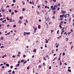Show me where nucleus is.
Wrapping results in <instances>:
<instances>
[{
  "mask_svg": "<svg viewBox=\"0 0 74 74\" xmlns=\"http://www.w3.org/2000/svg\"><path fill=\"white\" fill-rule=\"evenodd\" d=\"M54 7H56V8H57L58 7V4H56L55 5Z\"/></svg>",
  "mask_w": 74,
  "mask_h": 74,
  "instance_id": "8",
  "label": "nucleus"
},
{
  "mask_svg": "<svg viewBox=\"0 0 74 74\" xmlns=\"http://www.w3.org/2000/svg\"><path fill=\"white\" fill-rule=\"evenodd\" d=\"M2 11H3V12H4V11H5V10H4V9H2Z\"/></svg>",
  "mask_w": 74,
  "mask_h": 74,
  "instance_id": "36",
  "label": "nucleus"
},
{
  "mask_svg": "<svg viewBox=\"0 0 74 74\" xmlns=\"http://www.w3.org/2000/svg\"><path fill=\"white\" fill-rule=\"evenodd\" d=\"M16 1H15V0H13V3H15Z\"/></svg>",
  "mask_w": 74,
  "mask_h": 74,
  "instance_id": "30",
  "label": "nucleus"
},
{
  "mask_svg": "<svg viewBox=\"0 0 74 74\" xmlns=\"http://www.w3.org/2000/svg\"><path fill=\"white\" fill-rule=\"evenodd\" d=\"M9 12H11V10L10 9V10H8Z\"/></svg>",
  "mask_w": 74,
  "mask_h": 74,
  "instance_id": "25",
  "label": "nucleus"
},
{
  "mask_svg": "<svg viewBox=\"0 0 74 74\" xmlns=\"http://www.w3.org/2000/svg\"><path fill=\"white\" fill-rule=\"evenodd\" d=\"M29 66H28L27 68V70H29Z\"/></svg>",
  "mask_w": 74,
  "mask_h": 74,
  "instance_id": "35",
  "label": "nucleus"
},
{
  "mask_svg": "<svg viewBox=\"0 0 74 74\" xmlns=\"http://www.w3.org/2000/svg\"><path fill=\"white\" fill-rule=\"evenodd\" d=\"M45 3H46V4H47V3H48V2H47V1H45Z\"/></svg>",
  "mask_w": 74,
  "mask_h": 74,
  "instance_id": "32",
  "label": "nucleus"
},
{
  "mask_svg": "<svg viewBox=\"0 0 74 74\" xmlns=\"http://www.w3.org/2000/svg\"><path fill=\"white\" fill-rule=\"evenodd\" d=\"M53 50H51V53H53Z\"/></svg>",
  "mask_w": 74,
  "mask_h": 74,
  "instance_id": "40",
  "label": "nucleus"
},
{
  "mask_svg": "<svg viewBox=\"0 0 74 74\" xmlns=\"http://www.w3.org/2000/svg\"><path fill=\"white\" fill-rule=\"evenodd\" d=\"M45 40H46V43H48V41L47 40V39H45Z\"/></svg>",
  "mask_w": 74,
  "mask_h": 74,
  "instance_id": "16",
  "label": "nucleus"
},
{
  "mask_svg": "<svg viewBox=\"0 0 74 74\" xmlns=\"http://www.w3.org/2000/svg\"><path fill=\"white\" fill-rule=\"evenodd\" d=\"M16 25H13V27L14 28V27H16Z\"/></svg>",
  "mask_w": 74,
  "mask_h": 74,
  "instance_id": "20",
  "label": "nucleus"
},
{
  "mask_svg": "<svg viewBox=\"0 0 74 74\" xmlns=\"http://www.w3.org/2000/svg\"><path fill=\"white\" fill-rule=\"evenodd\" d=\"M26 34H27V32H25L24 33V36H26Z\"/></svg>",
  "mask_w": 74,
  "mask_h": 74,
  "instance_id": "7",
  "label": "nucleus"
},
{
  "mask_svg": "<svg viewBox=\"0 0 74 74\" xmlns=\"http://www.w3.org/2000/svg\"><path fill=\"white\" fill-rule=\"evenodd\" d=\"M73 18H74V14H73L72 15Z\"/></svg>",
  "mask_w": 74,
  "mask_h": 74,
  "instance_id": "29",
  "label": "nucleus"
},
{
  "mask_svg": "<svg viewBox=\"0 0 74 74\" xmlns=\"http://www.w3.org/2000/svg\"><path fill=\"white\" fill-rule=\"evenodd\" d=\"M12 57L13 58H15V56H14V55H13Z\"/></svg>",
  "mask_w": 74,
  "mask_h": 74,
  "instance_id": "51",
  "label": "nucleus"
},
{
  "mask_svg": "<svg viewBox=\"0 0 74 74\" xmlns=\"http://www.w3.org/2000/svg\"><path fill=\"white\" fill-rule=\"evenodd\" d=\"M53 1L54 2H56V0H53Z\"/></svg>",
  "mask_w": 74,
  "mask_h": 74,
  "instance_id": "56",
  "label": "nucleus"
},
{
  "mask_svg": "<svg viewBox=\"0 0 74 74\" xmlns=\"http://www.w3.org/2000/svg\"><path fill=\"white\" fill-rule=\"evenodd\" d=\"M38 67L39 68L41 69V66H38Z\"/></svg>",
  "mask_w": 74,
  "mask_h": 74,
  "instance_id": "33",
  "label": "nucleus"
},
{
  "mask_svg": "<svg viewBox=\"0 0 74 74\" xmlns=\"http://www.w3.org/2000/svg\"><path fill=\"white\" fill-rule=\"evenodd\" d=\"M58 46H59V44H58V45L56 46V48H58Z\"/></svg>",
  "mask_w": 74,
  "mask_h": 74,
  "instance_id": "38",
  "label": "nucleus"
},
{
  "mask_svg": "<svg viewBox=\"0 0 74 74\" xmlns=\"http://www.w3.org/2000/svg\"><path fill=\"white\" fill-rule=\"evenodd\" d=\"M45 48H47V45L45 44Z\"/></svg>",
  "mask_w": 74,
  "mask_h": 74,
  "instance_id": "62",
  "label": "nucleus"
},
{
  "mask_svg": "<svg viewBox=\"0 0 74 74\" xmlns=\"http://www.w3.org/2000/svg\"><path fill=\"white\" fill-rule=\"evenodd\" d=\"M27 63V61L25 60V61L24 63H23V64H25V63Z\"/></svg>",
  "mask_w": 74,
  "mask_h": 74,
  "instance_id": "9",
  "label": "nucleus"
},
{
  "mask_svg": "<svg viewBox=\"0 0 74 74\" xmlns=\"http://www.w3.org/2000/svg\"><path fill=\"white\" fill-rule=\"evenodd\" d=\"M22 10H23V11H25V9L23 8Z\"/></svg>",
  "mask_w": 74,
  "mask_h": 74,
  "instance_id": "34",
  "label": "nucleus"
},
{
  "mask_svg": "<svg viewBox=\"0 0 74 74\" xmlns=\"http://www.w3.org/2000/svg\"><path fill=\"white\" fill-rule=\"evenodd\" d=\"M8 35H10V33H7Z\"/></svg>",
  "mask_w": 74,
  "mask_h": 74,
  "instance_id": "49",
  "label": "nucleus"
},
{
  "mask_svg": "<svg viewBox=\"0 0 74 74\" xmlns=\"http://www.w3.org/2000/svg\"><path fill=\"white\" fill-rule=\"evenodd\" d=\"M19 66H20V65L19 64H16V67H19Z\"/></svg>",
  "mask_w": 74,
  "mask_h": 74,
  "instance_id": "2",
  "label": "nucleus"
},
{
  "mask_svg": "<svg viewBox=\"0 0 74 74\" xmlns=\"http://www.w3.org/2000/svg\"><path fill=\"white\" fill-rule=\"evenodd\" d=\"M63 16H64V14H63L62 15H60V18H63Z\"/></svg>",
  "mask_w": 74,
  "mask_h": 74,
  "instance_id": "1",
  "label": "nucleus"
},
{
  "mask_svg": "<svg viewBox=\"0 0 74 74\" xmlns=\"http://www.w3.org/2000/svg\"><path fill=\"white\" fill-rule=\"evenodd\" d=\"M23 16H20V19H23Z\"/></svg>",
  "mask_w": 74,
  "mask_h": 74,
  "instance_id": "6",
  "label": "nucleus"
},
{
  "mask_svg": "<svg viewBox=\"0 0 74 74\" xmlns=\"http://www.w3.org/2000/svg\"><path fill=\"white\" fill-rule=\"evenodd\" d=\"M23 58H25V57H26V56L25 55H23Z\"/></svg>",
  "mask_w": 74,
  "mask_h": 74,
  "instance_id": "43",
  "label": "nucleus"
},
{
  "mask_svg": "<svg viewBox=\"0 0 74 74\" xmlns=\"http://www.w3.org/2000/svg\"><path fill=\"white\" fill-rule=\"evenodd\" d=\"M62 13H63V14H64V13H65V11L64 10H62Z\"/></svg>",
  "mask_w": 74,
  "mask_h": 74,
  "instance_id": "4",
  "label": "nucleus"
},
{
  "mask_svg": "<svg viewBox=\"0 0 74 74\" xmlns=\"http://www.w3.org/2000/svg\"><path fill=\"white\" fill-rule=\"evenodd\" d=\"M33 52H36V49H34Z\"/></svg>",
  "mask_w": 74,
  "mask_h": 74,
  "instance_id": "13",
  "label": "nucleus"
},
{
  "mask_svg": "<svg viewBox=\"0 0 74 74\" xmlns=\"http://www.w3.org/2000/svg\"><path fill=\"white\" fill-rule=\"evenodd\" d=\"M62 35L60 36H59V38H62Z\"/></svg>",
  "mask_w": 74,
  "mask_h": 74,
  "instance_id": "52",
  "label": "nucleus"
},
{
  "mask_svg": "<svg viewBox=\"0 0 74 74\" xmlns=\"http://www.w3.org/2000/svg\"><path fill=\"white\" fill-rule=\"evenodd\" d=\"M10 68L11 69H12V68H13V66H10Z\"/></svg>",
  "mask_w": 74,
  "mask_h": 74,
  "instance_id": "37",
  "label": "nucleus"
},
{
  "mask_svg": "<svg viewBox=\"0 0 74 74\" xmlns=\"http://www.w3.org/2000/svg\"><path fill=\"white\" fill-rule=\"evenodd\" d=\"M56 8L55 7H54V8L53 9V11H55V10H56Z\"/></svg>",
  "mask_w": 74,
  "mask_h": 74,
  "instance_id": "10",
  "label": "nucleus"
},
{
  "mask_svg": "<svg viewBox=\"0 0 74 74\" xmlns=\"http://www.w3.org/2000/svg\"><path fill=\"white\" fill-rule=\"evenodd\" d=\"M68 71H69V72H70V73H71V70H70V69H68Z\"/></svg>",
  "mask_w": 74,
  "mask_h": 74,
  "instance_id": "15",
  "label": "nucleus"
},
{
  "mask_svg": "<svg viewBox=\"0 0 74 74\" xmlns=\"http://www.w3.org/2000/svg\"><path fill=\"white\" fill-rule=\"evenodd\" d=\"M1 40H3V37H1Z\"/></svg>",
  "mask_w": 74,
  "mask_h": 74,
  "instance_id": "18",
  "label": "nucleus"
},
{
  "mask_svg": "<svg viewBox=\"0 0 74 74\" xmlns=\"http://www.w3.org/2000/svg\"><path fill=\"white\" fill-rule=\"evenodd\" d=\"M8 73H11V70H10L9 71H8Z\"/></svg>",
  "mask_w": 74,
  "mask_h": 74,
  "instance_id": "22",
  "label": "nucleus"
},
{
  "mask_svg": "<svg viewBox=\"0 0 74 74\" xmlns=\"http://www.w3.org/2000/svg\"><path fill=\"white\" fill-rule=\"evenodd\" d=\"M0 21H3V18H1L0 19Z\"/></svg>",
  "mask_w": 74,
  "mask_h": 74,
  "instance_id": "63",
  "label": "nucleus"
},
{
  "mask_svg": "<svg viewBox=\"0 0 74 74\" xmlns=\"http://www.w3.org/2000/svg\"><path fill=\"white\" fill-rule=\"evenodd\" d=\"M56 12L55 11L53 12V14H54V15H55V14Z\"/></svg>",
  "mask_w": 74,
  "mask_h": 74,
  "instance_id": "41",
  "label": "nucleus"
},
{
  "mask_svg": "<svg viewBox=\"0 0 74 74\" xmlns=\"http://www.w3.org/2000/svg\"><path fill=\"white\" fill-rule=\"evenodd\" d=\"M6 66H7V67H9V64H6Z\"/></svg>",
  "mask_w": 74,
  "mask_h": 74,
  "instance_id": "14",
  "label": "nucleus"
},
{
  "mask_svg": "<svg viewBox=\"0 0 74 74\" xmlns=\"http://www.w3.org/2000/svg\"><path fill=\"white\" fill-rule=\"evenodd\" d=\"M26 23H28V21L26 20L25 21Z\"/></svg>",
  "mask_w": 74,
  "mask_h": 74,
  "instance_id": "47",
  "label": "nucleus"
},
{
  "mask_svg": "<svg viewBox=\"0 0 74 74\" xmlns=\"http://www.w3.org/2000/svg\"><path fill=\"white\" fill-rule=\"evenodd\" d=\"M62 55L63 56H64V55H65V53H62Z\"/></svg>",
  "mask_w": 74,
  "mask_h": 74,
  "instance_id": "31",
  "label": "nucleus"
},
{
  "mask_svg": "<svg viewBox=\"0 0 74 74\" xmlns=\"http://www.w3.org/2000/svg\"><path fill=\"white\" fill-rule=\"evenodd\" d=\"M63 21H61V22L60 23V25H63Z\"/></svg>",
  "mask_w": 74,
  "mask_h": 74,
  "instance_id": "5",
  "label": "nucleus"
},
{
  "mask_svg": "<svg viewBox=\"0 0 74 74\" xmlns=\"http://www.w3.org/2000/svg\"><path fill=\"white\" fill-rule=\"evenodd\" d=\"M23 62V60H21V62Z\"/></svg>",
  "mask_w": 74,
  "mask_h": 74,
  "instance_id": "45",
  "label": "nucleus"
},
{
  "mask_svg": "<svg viewBox=\"0 0 74 74\" xmlns=\"http://www.w3.org/2000/svg\"><path fill=\"white\" fill-rule=\"evenodd\" d=\"M36 12L39 15H40V13H39V12L38 11H37Z\"/></svg>",
  "mask_w": 74,
  "mask_h": 74,
  "instance_id": "28",
  "label": "nucleus"
},
{
  "mask_svg": "<svg viewBox=\"0 0 74 74\" xmlns=\"http://www.w3.org/2000/svg\"><path fill=\"white\" fill-rule=\"evenodd\" d=\"M6 19H7V20L8 21H10V18H8V17H6Z\"/></svg>",
  "mask_w": 74,
  "mask_h": 74,
  "instance_id": "17",
  "label": "nucleus"
},
{
  "mask_svg": "<svg viewBox=\"0 0 74 74\" xmlns=\"http://www.w3.org/2000/svg\"><path fill=\"white\" fill-rule=\"evenodd\" d=\"M14 73H15V71H13L12 72V74H14Z\"/></svg>",
  "mask_w": 74,
  "mask_h": 74,
  "instance_id": "44",
  "label": "nucleus"
},
{
  "mask_svg": "<svg viewBox=\"0 0 74 74\" xmlns=\"http://www.w3.org/2000/svg\"><path fill=\"white\" fill-rule=\"evenodd\" d=\"M60 65H61V64H62V63H61V61L60 60Z\"/></svg>",
  "mask_w": 74,
  "mask_h": 74,
  "instance_id": "42",
  "label": "nucleus"
},
{
  "mask_svg": "<svg viewBox=\"0 0 74 74\" xmlns=\"http://www.w3.org/2000/svg\"><path fill=\"white\" fill-rule=\"evenodd\" d=\"M53 32V30H51V33H52Z\"/></svg>",
  "mask_w": 74,
  "mask_h": 74,
  "instance_id": "54",
  "label": "nucleus"
},
{
  "mask_svg": "<svg viewBox=\"0 0 74 74\" xmlns=\"http://www.w3.org/2000/svg\"><path fill=\"white\" fill-rule=\"evenodd\" d=\"M12 6H14V4H12L11 5Z\"/></svg>",
  "mask_w": 74,
  "mask_h": 74,
  "instance_id": "64",
  "label": "nucleus"
},
{
  "mask_svg": "<svg viewBox=\"0 0 74 74\" xmlns=\"http://www.w3.org/2000/svg\"><path fill=\"white\" fill-rule=\"evenodd\" d=\"M10 22H12V19H10Z\"/></svg>",
  "mask_w": 74,
  "mask_h": 74,
  "instance_id": "24",
  "label": "nucleus"
},
{
  "mask_svg": "<svg viewBox=\"0 0 74 74\" xmlns=\"http://www.w3.org/2000/svg\"><path fill=\"white\" fill-rule=\"evenodd\" d=\"M64 17L65 18H67V14H66L64 16Z\"/></svg>",
  "mask_w": 74,
  "mask_h": 74,
  "instance_id": "12",
  "label": "nucleus"
},
{
  "mask_svg": "<svg viewBox=\"0 0 74 74\" xmlns=\"http://www.w3.org/2000/svg\"><path fill=\"white\" fill-rule=\"evenodd\" d=\"M29 34L30 32H27V35H29Z\"/></svg>",
  "mask_w": 74,
  "mask_h": 74,
  "instance_id": "27",
  "label": "nucleus"
},
{
  "mask_svg": "<svg viewBox=\"0 0 74 74\" xmlns=\"http://www.w3.org/2000/svg\"><path fill=\"white\" fill-rule=\"evenodd\" d=\"M17 56H18V57H19V56H20V55L19 54H18V55H17Z\"/></svg>",
  "mask_w": 74,
  "mask_h": 74,
  "instance_id": "55",
  "label": "nucleus"
},
{
  "mask_svg": "<svg viewBox=\"0 0 74 74\" xmlns=\"http://www.w3.org/2000/svg\"><path fill=\"white\" fill-rule=\"evenodd\" d=\"M37 28H35V29H34V30H37Z\"/></svg>",
  "mask_w": 74,
  "mask_h": 74,
  "instance_id": "53",
  "label": "nucleus"
},
{
  "mask_svg": "<svg viewBox=\"0 0 74 74\" xmlns=\"http://www.w3.org/2000/svg\"><path fill=\"white\" fill-rule=\"evenodd\" d=\"M71 32H73V30L72 29H71Z\"/></svg>",
  "mask_w": 74,
  "mask_h": 74,
  "instance_id": "48",
  "label": "nucleus"
},
{
  "mask_svg": "<svg viewBox=\"0 0 74 74\" xmlns=\"http://www.w3.org/2000/svg\"><path fill=\"white\" fill-rule=\"evenodd\" d=\"M14 12H15V13H16V12H18V11H17L16 10H14Z\"/></svg>",
  "mask_w": 74,
  "mask_h": 74,
  "instance_id": "39",
  "label": "nucleus"
},
{
  "mask_svg": "<svg viewBox=\"0 0 74 74\" xmlns=\"http://www.w3.org/2000/svg\"><path fill=\"white\" fill-rule=\"evenodd\" d=\"M18 23H19V24L22 23V21H21V20H19L18 21Z\"/></svg>",
  "mask_w": 74,
  "mask_h": 74,
  "instance_id": "3",
  "label": "nucleus"
},
{
  "mask_svg": "<svg viewBox=\"0 0 74 74\" xmlns=\"http://www.w3.org/2000/svg\"><path fill=\"white\" fill-rule=\"evenodd\" d=\"M43 59H44V60H45V61L47 60V59H45V57H43Z\"/></svg>",
  "mask_w": 74,
  "mask_h": 74,
  "instance_id": "11",
  "label": "nucleus"
},
{
  "mask_svg": "<svg viewBox=\"0 0 74 74\" xmlns=\"http://www.w3.org/2000/svg\"><path fill=\"white\" fill-rule=\"evenodd\" d=\"M64 27H63V28H62V31H63V30H64Z\"/></svg>",
  "mask_w": 74,
  "mask_h": 74,
  "instance_id": "46",
  "label": "nucleus"
},
{
  "mask_svg": "<svg viewBox=\"0 0 74 74\" xmlns=\"http://www.w3.org/2000/svg\"><path fill=\"white\" fill-rule=\"evenodd\" d=\"M18 63H19V64H20V61H18Z\"/></svg>",
  "mask_w": 74,
  "mask_h": 74,
  "instance_id": "60",
  "label": "nucleus"
},
{
  "mask_svg": "<svg viewBox=\"0 0 74 74\" xmlns=\"http://www.w3.org/2000/svg\"><path fill=\"white\" fill-rule=\"evenodd\" d=\"M18 54H21V52H18Z\"/></svg>",
  "mask_w": 74,
  "mask_h": 74,
  "instance_id": "59",
  "label": "nucleus"
},
{
  "mask_svg": "<svg viewBox=\"0 0 74 74\" xmlns=\"http://www.w3.org/2000/svg\"><path fill=\"white\" fill-rule=\"evenodd\" d=\"M38 26V29H40V25H39Z\"/></svg>",
  "mask_w": 74,
  "mask_h": 74,
  "instance_id": "19",
  "label": "nucleus"
},
{
  "mask_svg": "<svg viewBox=\"0 0 74 74\" xmlns=\"http://www.w3.org/2000/svg\"><path fill=\"white\" fill-rule=\"evenodd\" d=\"M22 3H23V5H25V2H23V1H22Z\"/></svg>",
  "mask_w": 74,
  "mask_h": 74,
  "instance_id": "23",
  "label": "nucleus"
},
{
  "mask_svg": "<svg viewBox=\"0 0 74 74\" xmlns=\"http://www.w3.org/2000/svg\"><path fill=\"white\" fill-rule=\"evenodd\" d=\"M32 4H33V5H34V2H33V1H32Z\"/></svg>",
  "mask_w": 74,
  "mask_h": 74,
  "instance_id": "26",
  "label": "nucleus"
},
{
  "mask_svg": "<svg viewBox=\"0 0 74 74\" xmlns=\"http://www.w3.org/2000/svg\"><path fill=\"white\" fill-rule=\"evenodd\" d=\"M14 12H12L11 15H14Z\"/></svg>",
  "mask_w": 74,
  "mask_h": 74,
  "instance_id": "21",
  "label": "nucleus"
},
{
  "mask_svg": "<svg viewBox=\"0 0 74 74\" xmlns=\"http://www.w3.org/2000/svg\"><path fill=\"white\" fill-rule=\"evenodd\" d=\"M3 6H2L1 7V10L3 9Z\"/></svg>",
  "mask_w": 74,
  "mask_h": 74,
  "instance_id": "50",
  "label": "nucleus"
},
{
  "mask_svg": "<svg viewBox=\"0 0 74 74\" xmlns=\"http://www.w3.org/2000/svg\"><path fill=\"white\" fill-rule=\"evenodd\" d=\"M52 18H53V19H54V18H55V16H53Z\"/></svg>",
  "mask_w": 74,
  "mask_h": 74,
  "instance_id": "58",
  "label": "nucleus"
},
{
  "mask_svg": "<svg viewBox=\"0 0 74 74\" xmlns=\"http://www.w3.org/2000/svg\"><path fill=\"white\" fill-rule=\"evenodd\" d=\"M51 69V66H50L49 67V69Z\"/></svg>",
  "mask_w": 74,
  "mask_h": 74,
  "instance_id": "57",
  "label": "nucleus"
},
{
  "mask_svg": "<svg viewBox=\"0 0 74 74\" xmlns=\"http://www.w3.org/2000/svg\"><path fill=\"white\" fill-rule=\"evenodd\" d=\"M64 24H66V21H64Z\"/></svg>",
  "mask_w": 74,
  "mask_h": 74,
  "instance_id": "61",
  "label": "nucleus"
}]
</instances>
